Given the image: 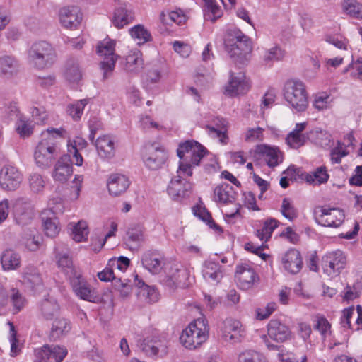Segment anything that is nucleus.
<instances>
[{"label": "nucleus", "mask_w": 362, "mask_h": 362, "mask_svg": "<svg viewBox=\"0 0 362 362\" xmlns=\"http://www.w3.org/2000/svg\"><path fill=\"white\" fill-rule=\"evenodd\" d=\"M224 44L230 57L236 63L245 64L249 61L252 51V43L250 38L240 30H228Z\"/></svg>", "instance_id": "1"}, {"label": "nucleus", "mask_w": 362, "mask_h": 362, "mask_svg": "<svg viewBox=\"0 0 362 362\" xmlns=\"http://www.w3.org/2000/svg\"><path fill=\"white\" fill-rule=\"evenodd\" d=\"M65 130L63 129H48L47 137H44L36 146L34 158L37 166L42 168L49 167L59 155L52 134L62 136Z\"/></svg>", "instance_id": "2"}, {"label": "nucleus", "mask_w": 362, "mask_h": 362, "mask_svg": "<svg viewBox=\"0 0 362 362\" xmlns=\"http://www.w3.org/2000/svg\"><path fill=\"white\" fill-rule=\"evenodd\" d=\"M206 151V148L195 141H187L180 144L177 149V156L180 159L179 173L185 172L187 176H192V167L199 165Z\"/></svg>", "instance_id": "3"}, {"label": "nucleus", "mask_w": 362, "mask_h": 362, "mask_svg": "<svg viewBox=\"0 0 362 362\" xmlns=\"http://www.w3.org/2000/svg\"><path fill=\"white\" fill-rule=\"evenodd\" d=\"M209 327L204 317H199L184 329L180 337L182 344L188 349H195L209 337Z\"/></svg>", "instance_id": "4"}, {"label": "nucleus", "mask_w": 362, "mask_h": 362, "mask_svg": "<svg viewBox=\"0 0 362 362\" xmlns=\"http://www.w3.org/2000/svg\"><path fill=\"white\" fill-rule=\"evenodd\" d=\"M284 98L292 110L296 112L305 111L308 106L305 86L300 81H286L284 87Z\"/></svg>", "instance_id": "5"}, {"label": "nucleus", "mask_w": 362, "mask_h": 362, "mask_svg": "<svg viewBox=\"0 0 362 362\" xmlns=\"http://www.w3.org/2000/svg\"><path fill=\"white\" fill-rule=\"evenodd\" d=\"M57 58L53 47L45 41L34 43L29 50V59L33 66L39 69L50 67Z\"/></svg>", "instance_id": "6"}, {"label": "nucleus", "mask_w": 362, "mask_h": 362, "mask_svg": "<svg viewBox=\"0 0 362 362\" xmlns=\"http://www.w3.org/2000/svg\"><path fill=\"white\" fill-rule=\"evenodd\" d=\"M346 264L347 256L340 250L328 252L322 257L324 272L332 277L339 276Z\"/></svg>", "instance_id": "7"}, {"label": "nucleus", "mask_w": 362, "mask_h": 362, "mask_svg": "<svg viewBox=\"0 0 362 362\" xmlns=\"http://www.w3.org/2000/svg\"><path fill=\"white\" fill-rule=\"evenodd\" d=\"M115 42L111 40H104L100 42L97 45V53L103 57L100 62V68L103 71V78H107L109 73H111L115 69V62L117 59V55L115 54Z\"/></svg>", "instance_id": "8"}, {"label": "nucleus", "mask_w": 362, "mask_h": 362, "mask_svg": "<svg viewBox=\"0 0 362 362\" xmlns=\"http://www.w3.org/2000/svg\"><path fill=\"white\" fill-rule=\"evenodd\" d=\"M316 221L326 227L337 228L341 225L345 218L344 213L337 208L318 206L315 209Z\"/></svg>", "instance_id": "9"}, {"label": "nucleus", "mask_w": 362, "mask_h": 362, "mask_svg": "<svg viewBox=\"0 0 362 362\" xmlns=\"http://www.w3.org/2000/svg\"><path fill=\"white\" fill-rule=\"evenodd\" d=\"M180 168L177 170V175L172 177L167 192L170 197L174 200H178L187 195L192 189V184L187 180L190 176H187V173H179Z\"/></svg>", "instance_id": "10"}, {"label": "nucleus", "mask_w": 362, "mask_h": 362, "mask_svg": "<svg viewBox=\"0 0 362 362\" xmlns=\"http://www.w3.org/2000/svg\"><path fill=\"white\" fill-rule=\"evenodd\" d=\"M220 331L222 339L232 344L240 342L245 336L240 322L233 318H226L222 322Z\"/></svg>", "instance_id": "11"}, {"label": "nucleus", "mask_w": 362, "mask_h": 362, "mask_svg": "<svg viewBox=\"0 0 362 362\" xmlns=\"http://www.w3.org/2000/svg\"><path fill=\"white\" fill-rule=\"evenodd\" d=\"M168 158L167 153L160 146L148 144L143 151V159L146 166L152 170L162 167Z\"/></svg>", "instance_id": "12"}, {"label": "nucleus", "mask_w": 362, "mask_h": 362, "mask_svg": "<svg viewBox=\"0 0 362 362\" xmlns=\"http://www.w3.org/2000/svg\"><path fill=\"white\" fill-rule=\"evenodd\" d=\"M69 280L74 293L80 299L92 303L98 300L95 290L82 276L81 272L75 273V275L70 277Z\"/></svg>", "instance_id": "13"}, {"label": "nucleus", "mask_w": 362, "mask_h": 362, "mask_svg": "<svg viewBox=\"0 0 362 362\" xmlns=\"http://www.w3.org/2000/svg\"><path fill=\"white\" fill-rule=\"evenodd\" d=\"M23 181V175L12 165H4L0 170V187L6 191L16 190Z\"/></svg>", "instance_id": "14"}, {"label": "nucleus", "mask_w": 362, "mask_h": 362, "mask_svg": "<svg viewBox=\"0 0 362 362\" xmlns=\"http://www.w3.org/2000/svg\"><path fill=\"white\" fill-rule=\"evenodd\" d=\"M238 286L243 290H248L259 281V276L255 269L247 264L236 267L235 274Z\"/></svg>", "instance_id": "15"}, {"label": "nucleus", "mask_w": 362, "mask_h": 362, "mask_svg": "<svg viewBox=\"0 0 362 362\" xmlns=\"http://www.w3.org/2000/svg\"><path fill=\"white\" fill-rule=\"evenodd\" d=\"M141 347L149 356L163 357L168 352V341L163 337H147L144 339Z\"/></svg>", "instance_id": "16"}, {"label": "nucleus", "mask_w": 362, "mask_h": 362, "mask_svg": "<svg viewBox=\"0 0 362 362\" xmlns=\"http://www.w3.org/2000/svg\"><path fill=\"white\" fill-rule=\"evenodd\" d=\"M66 349L59 346L45 345L35 350V362H62L66 356Z\"/></svg>", "instance_id": "17"}, {"label": "nucleus", "mask_w": 362, "mask_h": 362, "mask_svg": "<svg viewBox=\"0 0 362 362\" xmlns=\"http://www.w3.org/2000/svg\"><path fill=\"white\" fill-rule=\"evenodd\" d=\"M13 211L16 222L23 226L28 224L34 216L31 201L24 197L16 199Z\"/></svg>", "instance_id": "18"}, {"label": "nucleus", "mask_w": 362, "mask_h": 362, "mask_svg": "<svg viewBox=\"0 0 362 362\" xmlns=\"http://www.w3.org/2000/svg\"><path fill=\"white\" fill-rule=\"evenodd\" d=\"M58 18L62 27L72 29L80 24L82 20V14L78 6H67L59 10Z\"/></svg>", "instance_id": "19"}, {"label": "nucleus", "mask_w": 362, "mask_h": 362, "mask_svg": "<svg viewBox=\"0 0 362 362\" xmlns=\"http://www.w3.org/2000/svg\"><path fill=\"white\" fill-rule=\"evenodd\" d=\"M250 88L249 81L247 80L243 72L237 74L230 72V78L228 84L226 86V92L230 96H236L239 94L247 93Z\"/></svg>", "instance_id": "20"}, {"label": "nucleus", "mask_w": 362, "mask_h": 362, "mask_svg": "<svg viewBox=\"0 0 362 362\" xmlns=\"http://www.w3.org/2000/svg\"><path fill=\"white\" fill-rule=\"evenodd\" d=\"M141 263L149 272L157 274L163 267L164 257L158 250H150L142 255Z\"/></svg>", "instance_id": "21"}, {"label": "nucleus", "mask_w": 362, "mask_h": 362, "mask_svg": "<svg viewBox=\"0 0 362 362\" xmlns=\"http://www.w3.org/2000/svg\"><path fill=\"white\" fill-rule=\"evenodd\" d=\"M72 173V161L70 155L64 154L60 157L55 164L52 177L55 181L64 183L68 180Z\"/></svg>", "instance_id": "22"}, {"label": "nucleus", "mask_w": 362, "mask_h": 362, "mask_svg": "<svg viewBox=\"0 0 362 362\" xmlns=\"http://www.w3.org/2000/svg\"><path fill=\"white\" fill-rule=\"evenodd\" d=\"M267 334L276 342H284L291 337V332L288 326L277 320H272L267 325Z\"/></svg>", "instance_id": "23"}, {"label": "nucleus", "mask_w": 362, "mask_h": 362, "mask_svg": "<svg viewBox=\"0 0 362 362\" xmlns=\"http://www.w3.org/2000/svg\"><path fill=\"white\" fill-rule=\"evenodd\" d=\"M98 153L102 158H112L115 154V139L109 134L99 136L95 143Z\"/></svg>", "instance_id": "24"}, {"label": "nucleus", "mask_w": 362, "mask_h": 362, "mask_svg": "<svg viewBox=\"0 0 362 362\" xmlns=\"http://www.w3.org/2000/svg\"><path fill=\"white\" fill-rule=\"evenodd\" d=\"M284 268L291 274H297L302 269L303 261L300 253L295 249L288 250L282 257Z\"/></svg>", "instance_id": "25"}, {"label": "nucleus", "mask_w": 362, "mask_h": 362, "mask_svg": "<svg viewBox=\"0 0 362 362\" xmlns=\"http://www.w3.org/2000/svg\"><path fill=\"white\" fill-rule=\"evenodd\" d=\"M129 180L127 177L122 174H112L109 177L107 188L110 194L117 197L126 192L129 186Z\"/></svg>", "instance_id": "26"}, {"label": "nucleus", "mask_w": 362, "mask_h": 362, "mask_svg": "<svg viewBox=\"0 0 362 362\" xmlns=\"http://www.w3.org/2000/svg\"><path fill=\"white\" fill-rule=\"evenodd\" d=\"M20 69L18 60L12 55L0 57V76L11 78L18 74Z\"/></svg>", "instance_id": "27"}, {"label": "nucleus", "mask_w": 362, "mask_h": 362, "mask_svg": "<svg viewBox=\"0 0 362 362\" xmlns=\"http://www.w3.org/2000/svg\"><path fill=\"white\" fill-rule=\"evenodd\" d=\"M256 153L262 156L267 164L270 168L278 165L282 161V156L277 148H273L267 145H258L255 150Z\"/></svg>", "instance_id": "28"}, {"label": "nucleus", "mask_w": 362, "mask_h": 362, "mask_svg": "<svg viewBox=\"0 0 362 362\" xmlns=\"http://www.w3.org/2000/svg\"><path fill=\"white\" fill-rule=\"evenodd\" d=\"M202 275L206 281L218 283L223 277L222 267L213 261H206L203 264Z\"/></svg>", "instance_id": "29"}, {"label": "nucleus", "mask_w": 362, "mask_h": 362, "mask_svg": "<svg viewBox=\"0 0 362 362\" xmlns=\"http://www.w3.org/2000/svg\"><path fill=\"white\" fill-rule=\"evenodd\" d=\"M60 245H57L55 248L57 253V264L66 273L69 278L75 275V273H78V271L74 265L72 259L69 257L68 252L60 251Z\"/></svg>", "instance_id": "30"}, {"label": "nucleus", "mask_w": 362, "mask_h": 362, "mask_svg": "<svg viewBox=\"0 0 362 362\" xmlns=\"http://www.w3.org/2000/svg\"><path fill=\"white\" fill-rule=\"evenodd\" d=\"M213 126L206 125L210 134H214L222 144H226L228 136L226 134L228 122L219 117H216L212 119Z\"/></svg>", "instance_id": "31"}, {"label": "nucleus", "mask_w": 362, "mask_h": 362, "mask_svg": "<svg viewBox=\"0 0 362 362\" xmlns=\"http://www.w3.org/2000/svg\"><path fill=\"white\" fill-rule=\"evenodd\" d=\"M214 192L216 202L228 204L232 203L235 199V192L233 187L227 183L217 186Z\"/></svg>", "instance_id": "32"}, {"label": "nucleus", "mask_w": 362, "mask_h": 362, "mask_svg": "<svg viewBox=\"0 0 362 362\" xmlns=\"http://www.w3.org/2000/svg\"><path fill=\"white\" fill-rule=\"evenodd\" d=\"M59 305L53 299H44L40 303V315L45 320H52L58 317Z\"/></svg>", "instance_id": "33"}, {"label": "nucleus", "mask_w": 362, "mask_h": 362, "mask_svg": "<svg viewBox=\"0 0 362 362\" xmlns=\"http://www.w3.org/2000/svg\"><path fill=\"white\" fill-rule=\"evenodd\" d=\"M188 276L189 272L186 269L175 265L172 273L168 277L167 284L170 287L185 286Z\"/></svg>", "instance_id": "34"}, {"label": "nucleus", "mask_w": 362, "mask_h": 362, "mask_svg": "<svg viewBox=\"0 0 362 362\" xmlns=\"http://www.w3.org/2000/svg\"><path fill=\"white\" fill-rule=\"evenodd\" d=\"M1 261L4 270H14L21 266V258L15 251L6 250L3 252Z\"/></svg>", "instance_id": "35"}, {"label": "nucleus", "mask_w": 362, "mask_h": 362, "mask_svg": "<svg viewBox=\"0 0 362 362\" xmlns=\"http://www.w3.org/2000/svg\"><path fill=\"white\" fill-rule=\"evenodd\" d=\"M64 76L70 82H78L82 78V71L76 59L70 58L67 60Z\"/></svg>", "instance_id": "36"}, {"label": "nucleus", "mask_w": 362, "mask_h": 362, "mask_svg": "<svg viewBox=\"0 0 362 362\" xmlns=\"http://www.w3.org/2000/svg\"><path fill=\"white\" fill-rule=\"evenodd\" d=\"M134 18V13L131 10L119 7L115 11L112 22L115 27L121 28L130 23Z\"/></svg>", "instance_id": "37"}, {"label": "nucleus", "mask_w": 362, "mask_h": 362, "mask_svg": "<svg viewBox=\"0 0 362 362\" xmlns=\"http://www.w3.org/2000/svg\"><path fill=\"white\" fill-rule=\"evenodd\" d=\"M69 227L72 231L71 235L76 242H82L87 239L89 230L85 221H79L76 223H70Z\"/></svg>", "instance_id": "38"}, {"label": "nucleus", "mask_w": 362, "mask_h": 362, "mask_svg": "<svg viewBox=\"0 0 362 362\" xmlns=\"http://www.w3.org/2000/svg\"><path fill=\"white\" fill-rule=\"evenodd\" d=\"M8 294V303L12 305L13 313H18L24 308L27 300L18 288H12Z\"/></svg>", "instance_id": "39"}, {"label": "nucleus", "mask_w": 362, "mask_h": 362, "mask_svg": "<svg viewBox=\"0 0 362 362\" xmlns=\"http://www.w3.org/2000/svg\"><path fill=\"white\" fill-rule=\"evenodd\" d=\"M129 34L138 45H143L152 40L150 32L141 24L132 27L129 30Z\"/></svg>", "instance_id": "40"}, {"label": "nucleus", "mask_w": 362, "mask_h": 362, "mask_svg": "<svg viewBox=\"0 0 362 362\" xmlns=\"http://www.w3.org/2000/svg\"><path fill=\"white\" fill-rule=\"evenodd\" d=\"M342 9L351 17L362 19V3L358 0H343Z\"/></svg>", "instance_id": "41"}, {"label": "nucleus", "mask_w": 362, "mask_h": 362, "mask_svg": "<svg viewBox=\"0 0 362 362\" xmlns=\"http://www.w3.org/2000/svg\"><path fill=\"white\" fill-rule=\"evenodd\" d=\"M278 225L279 221L276 219L269 218L264 221L262 229L257 230L256 235L260 240L267 241Z\"/></svg>", "instance_id": "42"}, {"label": "nucleus", "mask_w": 362, "mask_h": 362, "mask_svg": "<svg viewBox=\"0 0 362 362\" xmlns=\"http://www.w3.org/2000/svg\"><path fill=\"white\" fill-rule=\"evenodd\" d=\"M143 68V59L139 52L129 54L126 58L125 69L129 72H137Z\"/></svg>", "instance_id": "43"}, {"label": "nucleus", "mask_w": 362, "mask_h": 362, "mask_svg": "<svg viewBox=\"0 0 362 362\" xmlns=\"http://www.w3.org/2000/svg\"><path fill=\"white\" fill-rule=\"evenodd\" d=\"M71 329L69 322L64 318L57 317L52 323L51 329V337L54 339L69 332Z\"/></svg>", "instance_id": "44"}, {"label": "nucleus", "mask_w": 362, "mask_h": 362, "mask_svg": "<svg viewBox=\"0 0 362 362\" xmlns=\"http://www.w3.org/2000/svg\"><path fill=\"white\" fill-rule=\"evenodd\" d=\"M127 235L126 245L131 250L137 249L143 241V233L140 229L131 228Z\"/></svg>", "instance_id": "45"}, {"label": "nucleus", "mask_w": 362, "mask_h": 362, "mask_svg": "<svg viewBox=\"0 0 362 362\" xmlns=\"http://www.w3.org/2000/svg\"><path fill=\"white\" fill-rule=\"evenodd\" d=\"M206 6L204 18L214 22L222 14L221 9L216 4L215 0H204Z\"/></svg>", "instance_id": "46"}, {"label": "nucleus", "mask_w": 362, "mask_h": 362, "mask_svg": "<svg viewBox=\"0 0 362 362\" xmlns=\"http://www.w3.org/2000/svg\"><path fill=\"white\" fill-rule=\"evenodd\" d=\"M329 175L327 173L325 167H320L311 174H307L305 180L307 182L313 185H320L328 180Z\"/></svg>", "instance_id": "47"}, {"label": "nucleus", "mask_w": 362, "mask_h": 362, "mask_svg": "<svg viewBox=\"0 0 362 362\" xmlns=\"http://www.w3.org/2000/svg\"><path fill=\"white\" fill-rule=\"evenodd\" d=\"M88 100L87 99H83L69 104L66 108L68 115L71 116L74 120L80 119L83 115V109L88 104Z\"/></svg>", "instance_id": "48"}, {"label": "nucleus", "mask_w": 362, "mask_h": 362, "mask_svg": "<svg viewBox=\"0 0 362 362\" xmlns=\"http://www.w3.org/2000/svg\"><path fill=\"white\" fill-rule=\"evenodd\" d=\"M238 362H267L265 357L254 350H245L238 356Z\"/></svg>", "instance_id": "49"}, {"label": "nucleus", "mask_w": 362, "mask_h": 362, "mask_svg": "<svg viewBox=\"0 0 362 362\" xmlns=\"http://www.w3.org/2000/svg\"><path fill=\"white\" fill-rule=\"evenodd\" d=\"M28 183L30 190L34 193H40L45 186V180L43 177L36 173L30 175Z\"/></svg>", "instance_id": "50"}, {"label": "nucleus", "mask_w": 362, "mask_h": 362, "mask_svg": "<svg viewBox=\"0 0 362 362\" xmlns=\"http://www.w3.org/2000/svg\"><path fill=\"white\" fill-rule=\"evenodd\" d=\"M280 211L282 215L289 221H293L298 216L297 209L292 202L288 198L283 199Z\"/></svg>", "instance_id": "51"}, {"label": "nucleus", "mask_w": 362, "mask_h": 362, "mask_svg": "<svg viewBox=\"0 0 362 362\" xmlns=\"http://www.w3.org/2000/svg\"><path fill=\"white\" fill-rule=\"evenodd\" d=\"M134 284L139 289H141L139 293V295L141 294L144 296H146L149 298L150 300H156V293L155 291L146 285L142 280L138 279V276H136L135 277Z\"/></svg>", "instance_id": "52"}, {"label": "nucleus", "mask_w": 362, "mask_h": 362, "mask_svg": "<svg viewBox=\"0 0 362 362\" xmlns=\"http://www.w3.org/2000/svg\"><path fill=\"white\" fill-rule=\"evenodd\" d=\"M352 70L351 76L362 81V58L357 60L352 59L349 66L344 70V73H346Z\"/></svg>", "instance_id": "53"}, {"label": "nucleus", "mask_w": 362, "mask_h": 362, "mask_svg": "<svg viewBox=\"0 0 362 362\" xmlns=\"http://www.w3.org/2000/svg\"><path fill=\"white\" fill-rule=\"evenodd\" d=\"M185 16L180 12L171 11L170 13L165 14L163 12L160 13V19L164 24H169L168 20L171 22L175 23L178 25L181 24L185 21Z\"/></svg>", "instance_id": "54"}, {"label": "nucleus", "mask_w": 362, "mask_h": 362, "mask_svg": "<svg viewBox=\"0 0 362 362\" xmlns=\"http://www.w3.org/2000/svg\"><path fill=\"white\" fill-rule=\"evenodd\" d=\"M43 227L45 233L48 237L53 238L59 233L58 221L56 218H47L43 222Z\"/></svg>", "instance_id": "55"}, {"label": "nucleus", "mask_w": 362, "mask_h": 362, "mask_svg": "<svg viewBox=\"0 0 362 362\" xmlns=\"http://www.w3.org/2000/svg\"><path fill=\"white\" fill-rule=\"evenodd\" d=\"M284 57V52L282 49L278 47H273L264 52L263 59L266 62L278 61Z\"/></svg>", "instance_id": "56"}, {"label": "nucleus", "mask_w": 362, "mask_h": 362, "mask_svg": "<svg viewBox=\"0 0 362 362\" xmlns=\"http://www.w3.org/2000/svg\"><path fill=\"white\" fill-rule=\"evenodd\" d=\"M16 129L20 136L26 138L33 133V126L24 119L20 118L16 122Z\"/></svg>", "instance_id": "57"}, {"label": "nucleus", "mask_w": 362, "mask_h": 362, "mask_svg": "<svg viewBox=\"0 0 362 362\" xmlns=\"http://www.w3.org/2000/svg\"><path fill=\"white\" fill-rule=\"evenodd\" d=\"M10 327V342H11V353L12 357H15L21 352V348L18 340L16 338V331L15 327L11 322H8Z\"/></svg>", "instance_id": "58"}, {"label": "nucleus", "mask_w": 362, "mask_h": 362, "mask_svg": "<svg viewBox=\"0 0 362 362\" xmlns=\"http://www.w3.org/2000/svg\"><path fill=\"white\" fill-rule=\"evenodd\" d=\"M331 325L327 320L322 316H317L315 320L314 329L318 330L323 338H325L329 332Z\"/></svg>", "instance_id": "59"}, {"label": "nucleus", "mask_w": 362, "mask_h": 362, "mask_svg": "<svg viewBox=\"0 0 362 362\" xmlns=\"http://www.w3.org/2000/svg\"><path fill=\"white\" fill-rule=\"evenodd\" d=\"M287 144L293 148H298L305 143V136L302 134L290 132L286 139Z\"/></svg>", "instance_id": "60"}, {"label": "nucleus", "mask_w": 362, "mask_h": 362, "mask_svg": "<svg viewBox=\"0 0 362 362\" xmlns=\"http://www.w3.org/2000/svg\"><path fill=\"white\" fill-rule=\"evenodd\" d=\"M263 131L264 129L261 127H257L250 129L245 134V141L247 142H255L257 141H262L263 139Z\"/></svg>", "instance_id": "61"}, {"label": "nucleus", "mask_w": 362, "mask_h": 362, "mask_svg": "<svg viewBox=\"0 0 362 362\" xmlns=\"http://www.w3.org/2000/svg\"><path fill=\"white\" fill-rule=\"evenodd\" d=\"M330 101L329 96L326 93L317 95L313 102V106L319 110H324L328 107Z\"/></svg>", "instance_id": "62"}, {"label": "nucleus", "mask_w": 362, "mask_h": 362, "mask_svg": "<svg viewBox=\"0 0 362 362\" xmlns=\"http://www.w3.org/2000/svg\"><path fill=\"white\" fill-rule=\"evenodd\" d=\"M23 244L30 251H36L40 245V237L30 235L23 238Z\"/></svg>", "instance_id": "63"}, {"label": "nucleus", "mask_w": 362, "mask_h": 362, "mask_svg": "<svg viewBox=\"0 0 362 362\" xmlns=\"http://www.w3.org/2000/svg\"><path fill=\"white\" fill-rule=\"evenodd\" d=\"M114 284L115 287L120 291L121 295L124 297L127 296L132 292V286L129 280L122 281L121 278H119L118 281Z\"/></svg>", "instance_id": "64"}]
</instances>
